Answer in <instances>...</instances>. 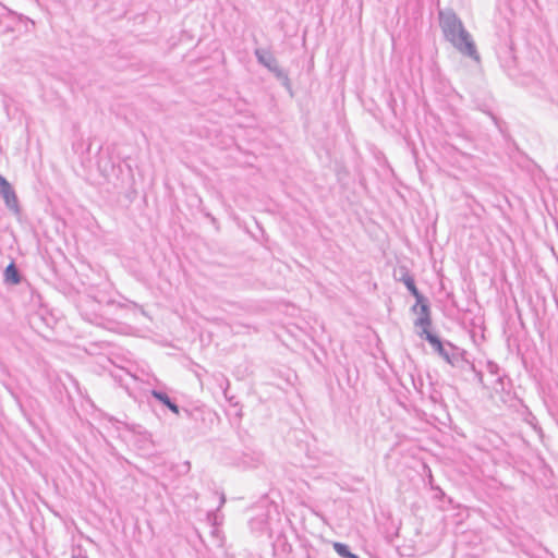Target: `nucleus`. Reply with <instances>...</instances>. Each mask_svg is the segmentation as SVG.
Returning a JSON list of instances; mask_svg holds the SVG:
<instances>
[{
	"mask_svg": "<svg viewBox=\"0 0 558 558\" xmlns=\"http://www.w3.org/2000/svg\"><path fill=\"white\" fill-rule=\"evenodd\" d=\"M112 377L121 387H123L126 391L130 390V383L129 380H136V377L133 376L129 371L124 368H119L117 373L112 374Z\"/></svg>",
	"mask_w": 558,
	"mask_h": 558,
	"instance_id": "14",
	"label": "nucleus"
},
{
	"mask_svg": "<svg viewBox=\"0 0 558 558\" xmlns=\"http://www.w3.org/2000/svg\"><path fill=\"white\" fill-rule=\"evenodd\" d=\"M72 558H78V557H76V556H73Z\"/></svg>",
	"mask_w": 558,
	"mask_h": 558,
	"instance_id": "25",
	"label": "nucleus"
},
{
	"mask_svg": "<svg viewBox=\"0 0 558 558\" xmlns=\"http://www.w3.org/2000/svg\"><path fill=\"white\" fill-rule=\"evenodd\" d=\"M232 400H233V398H230V399H229L230 404H231V405H236L238 403H236V402H233Z\"/></svg>",
	"mask_w": 558,
	"mask_h": 558,
	"instance_id": "24",
	"label": "nucleus"
},
{
	"mask_svg": "<svg viewBox=\"0 0 558 558\" xmlns=\"http://www.w3.org/2000/svg\"><path fill=\"white\" fill-rule=\"evenodd\" d=\"M395 277L398 281L404 283L408 291L415 298L416 301L421 302V299H423V294L416 288L415 280L407 267H400L395 272Z\"/></svg>",
	"mask_w": 558,
	"mask_h": 558,
	"instance_id": "8",
	"label": "nucleus"
},
{
	"mask_svg": "<svg viewBox=\"0 0 558 558\" xmlns=\"http://www.w3.org/2000/svg\"><path fill=\"white\" fill-rule=\"evenodd\" d=\"M333 549L342 558H359V556L351 553L349 546L343 543H333Z\"/></svg>",
	"mask_w": 558,
	"mask_h": 558,
	"instance_id": "16",
	"label": "nucleus"
},
{
	"mask_svg": "<svg viewBox=\"0 0 558 558\" xmlns=\"http://www.w3.org/2000/svg\"><path fill=\"white\" fill-rule=\"evenodd\" d=\"M452 46L463 56L470 57L476 62H480V54L477 52L475 43L472 37H447Z\"/></svg>",
	"mask_w": 558,
	"mask_h": 558,
	"instance_id": "5",
	"label": "nucleus"
},
{
	"mask_svg": "<svg viewBox=\"0 0 558 558\" xmlns=\"http://www.w3.org/2000/svg\"><path fill=\"white\" fill-rule=\"evenodd\" d=\"M508 39H510V37H508ZM505 52L506 54H509L510 59L512 62H514L515 60V57L513 56L512 53V43L511 40H507L505 43V47L500 48V50L498 51V56L501 58V53Z\"/></svg>",
	"mask_w": 558,
	"mask_h": 558,
	"instance_id": "17",
	"label": "nucleus"
},
{
	"mask_svg": "<svg viewBox=\"0 0 558 558\" xmlns=\"http://www.w3.org/2000/svg\"><path fill=\"white\" fill-rule=\"evenodd\" d=\"M77 308L82 318L90 324L100 325L101 316L99 315L100 304L90 296L80 300Z\"/></svg>",
	"mask_w": 558,
	"mask_h": 558,
	"instance_id": "3",
	"label": "nucleus"
},
{
	"mask_svg": "<svg viewBox=\"0 0 558 558\" xmlns=\"http://www.w3.org/2000/svg\"><path fill=\"white\" fill-rule=\"evenodd\" d=\"M486 369L490 375L497 376L496 387L505 390V380L509 378L506 374H500L499 365L494 361H487Z\"/></svg>",
	"mask_w": 558,
	"mask_h": 558,
	"instance_id": "12",
	"label": "nucleus"
},
{
	"mask_svg": "<svg viewBox=\"0 0 558 558\" xmlns=\"http://www.w3.org/2000/svg\"><path fill=\"white\" fill-rule=\"evenodd\" d=\"M226 504V495L223 493L219 494V506L216 510L209 511L207 513V520L213 526H219L222 524L223 517L219 514L220 509Z\"/></svg>",
	"mask_w": 558,
	"mask_h": 558,
	"instance_id": "13",
	"label": "nucleus"
},
{
	"mask_svg": "<svg viewBox=\"0 0 558 558\" xmlns=\"http://www.w3.org/2000/svg\"><path fill=\"white\" fill-rule=\"evenodd\" d=\"M150 395L153 398H155L158 402H160L163 407H166L168 410H170L173 414L180 416L181 415V409L177 404V402L168 396L166 391L159 390V389H151Z\"/></svg>",
	"mask_w": 558,
	"mask_h": 558,
	"instance_id": "10",
	"label": "nucleus"
},
{
	"mask_svg": "<svg viewBox=\"0 0 558 558\" xmlns=\"http://www.w3.org/2000/svg\"><path fill=\"white\" fill-rule=\"evenodd\" d=\"M492 119V121L494 122V124L497 126V129L502 132V121L497 117L495 116L492 111H485Z\"/></svg>",
	"mask_w": 558,
	"mask_h": 558,
	"instance_id": "19",
	"label": "nucleus"
},
{
	"mask_svg": "<svg viewBox=\"0 0 558 558\" xmlns=\"http://www.w3.org/2000/svg\"><path fill=\"white\" fill-rule=\"evenodd\" d=\"M471 373L474 375L475 379H476L480 384H482V383H483V373H482L481 371H477V369L475 368V372H471Z\"/></svg>",
	"mask_w": 558,
	"mask_h": 558,
	"instance_id": "22",
	"label": "nucleus"
},
{
	"mask_svg": "<svg viewBox=\"0 0 558 558\" xmlns=\"http://www.w3.org/2000/svg\"><path fill=\"white\" fill-rule=\"evenodd\" d=\"M262 462V453L247 449L241 456L234 457L229 463L242 469L256 468Z\"/></svg>",
	"mask_w": 558,
	"mask_h": 558,
	"instance_id": "7",
	"label": "nucleus"
},
{
	"mask_svg": "<svg viewBox=\"0 0 558 558\" xmlns=\"http://www.w3.org/2000/svg\"><path fill=\"white\" fill-rule=\"evenodd\" d=\"M429 400L433 402V403H439L440 400H441V395L440 392H438L437 390H433L429 395Z\"/></svg>",
	"mask_w": 558,
	"mask_h": 558,
	"instance_id": "20",
	"label": "nucleus"
},
{
	"mask_svg": "<svg viewBox=\"0 0 558 558\" xmlns=\"http://www.w3.org/2000/svg\"><path fill=\"white\" fill-rule=\"evenodd\" d=\"M453 368L460 371L462 374H468L471 372H475V365L471 361L466 359V352L462 349L460 354L458 355L454 364L451 365Z\"/></svg>",
	"mask_w": 558,
	"mask_h": 558,
	"instance_id": "11",
	"label": "nucleus"
},
{
	"mask_svg": "<svg viewBox=\"0 0 558 558\" xmlns=\"http://www.w3.org/2000/svg\"><path fill=\"white\" fill-rule=\"evenodd\" d=\"M221 380H222V383L220 384V387L223 389L225 397H226V398H228V397H227V390H228V388H229V386H230V383H229V380H228L225 376H222V375H221Z\"/></svg>",
	"mask_w": 558,
	"mask_h": 558,
	"instance_id": "21",
	"label": "nucleus"
},
{
	"mask_svg": "<svg viewBox=\"0 0 558 558\" xmlns=\"http://www.w3.org/2000/svg\"><path fill=\"white\" fill-rule=\"evenodd\" d=\"M181 413L184 414L187 418H197L198 414H203V411L199 408L190 410V409H181Z\"/></svg>",
	"mask_w": 558,
	"mask_h": 558,
	"instance_id": "18",
	"label": "nucleus"
},
{
	"mask_svg": "<svg viewBox=\"0 0 558 558\" xmlns=\"http://www.w3.org/2000/svg\"><path fill=\"white\" fill-rule=\"evenodd\" d=\"M424 339L432 345L433 350L450 366L454 364V361L462 351L461 348L449 341H442L437 335L433 332H426Z\"/></svg>",
	"mask_w": 558,
	"mask_h": 558,
	"instance_id": "2",
	"label": "nucleus"
},
{
	"mask_svg": "<svg viewBox=\"0 0 558 558\" xmlns=\"http://www.w3.org/2000/svg\"><path fill=\"white\" fill-rule=\"evenodd\" d=\"M436 489L438 492L437 495H436L437 498H440V497H442L445 495V493L440 488L437 487Z\"/></svg>",
	"mask_w": 558,
	"mask_h": 558,
	"instance_id": "23",
	"label": "nucleus"
},
{
	"mask_svg": "<svg viewBox=\"0 0 558 558\" xmlns=\"http://www.w3.org/2000/svg\"><path fill=\"white\" fill-rule=\"evenodd\" d=\"M0 195L5 206L14 214H20V204L15 191L8 180L0 174Z\"/></svg>",
	"mask_w": 558,
	"mask_h": 558,
	"instance_id": "6",
	"label": "nucleus"
},
{
	"mask_svg": "<svg viewBox=\"0 0 558 558\" xmlns=\"http://www.w3.org/2000/svg\"><path fill=\"white\" fill-rule=\"evenodd\" d=\"M440 23L442 32L446 35H462L463 28L461 22L456 17L454 14H441Z\"/></svg>",
	"mask_w": 558,
	"mask_h": 558,
	"instance_id": "9",
	"label": "nucleus"
},
{
	"mask_svg": "<svg viewBox=\"0 0 558 558\" xmlns=\"http://www.w3.org/2000/svg\"><path fill=\"white\" fill-rule=\"evenodd\" d=\"M254 54L258 61V63L265 66L269 72H271L275 77L287 88H291L290 80L288 73L280 68L278 60L275 58L272 52L265 48H256Z\"/></svg>",
	"mask_w": 558,
	"mask_h": 558,
	"instance_id": "1",
	"label": "nucleus"
},
{
	"mask_svg": "<svg viewBox=\"0 0 558 558\" xmlns=\"http://www.w3.org/2000/svg\"><path fill=\"white\" fill-rule=\"evenodd\" d=\"M412 310L414 312L418 310V317L415 319L414 325L415 327L422 328L420 337L425 338L426 332H430L429 328L432 326L430 307L428 300L423 295L421 302L416 301Z\"/></svg>",
	"mask_w": 558,
	"mask_h": 558,
	"instance_id": "4",
	"label": "nucleus"
},
{
	"mask_svg": "<svg viewBox=\"0 0 558 558\" xmlns=\"http://www.w3.org/2000/svg\"><path fill=\"white\" fill-rule=\"evenodd\" d=\"M4 280L5 282L12 283V284H19L22 280L21 274L14 264V262H11L5 270H4Z\"/></svg>",
	"mask_w": 558,
	"mask_h": 558,
	"instance_id": "15",
	"label": "nucleus"
}]
</instances>
